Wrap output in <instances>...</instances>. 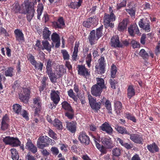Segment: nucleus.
Here are the masks:
<instances>
[{
  "mask_svg": "<svg viewBox=\"0 0 160 160\" xmlns=\"http://www.w3.org/2000/svg\"><path fill=\"white\" fill-rule=\"evenodd\" d=\"M52 124L58 130H62V122L58 119L55 118Z\"/></svg>",
  "mask_w": 160,
  "mask_h": 160,
  "instance_id": "33",
  "label": "nucleus"
},
{
  "mask_svg": "<svg viewBox=\"0 0 160 160\" xmlns=\"http://www.w3.org/2000/svg\"><path fill=\"white\" fill-rule=\"evenodd\" d=\"M130 139L132 142L136 143L142 144L143 143V139L142 135L136 133H130Z\"/></svg>",
  "mask_w": 160,
  "mask_h": 160,
  "instance_id": "11",
  "label": "nucleus"
},
{
  "mask_svg": "<svg viewBox=\"0 0 160 160\" xmlns=\"http://www.w3.org/2000/svg\"><path fill=\"white\" fill-rule=\"evenodd\" d=\"M128 31L130 36L134 37L135 34H140L138 28L136 24L131 25L128 28Z\"/></svg>",
  "mask_w": 160,
  "mask_h": 160,
  "instance_id": "22",
  "label": "nucleus"
},
{
  "mask_svg": "<svg viewBox=\"0 0 160 160\" xmlns=\"http://www.w3.org/2000/svg\"><path fill=\"white\" fill-rule=\"evenodd\" d=\"M36 69H38L40 71H42L43 67V64L41 62H37L33 65Z\"/></svg>",
  "mask_w": 160,
  "mask_h": 160,
  "instance_id": "54",
  "label": "nucleus"
},
{
  "mask_svg": "<svg viewBox=\"0 0 160 160\" xmlns=\"http://www.w3.org/2000/svg\"><path fill=\"white\" fill-rule=\"evenodd\" d=\"M13 68L12 67H8L4 71V75L6 77H12L13 76Z\"/></svg>",
  "mask_w": 160,
  "mask_h": 160,
  "instance_id": "46",
  "label": "nucleus"
},
{
  "mask_svg": "<svg viewBox=\"0 0 160 160\" xmlns=\"http://www.w3.org/2000/svg\"><path fill=\"white\" fill-rule=\"evenodd\" d=\"M102 143L106 149H111L114 146L111 139L109 138H104L101 139Z\"/></svg>",
  "mask_w": 160,
  "mask_h": 160,
  "instance_id": "17",
  "label": "nucleus"
},
{
  "mask_svg": "<svg viewBox=\"0 0 160 160\" xmlns=\"http://www.w3.org/2000/svg\"><path fill=\"white\" fill-rule=\"evenodd\" d=\"M46 72L48 75V77L52 82H54L56 80V76L55 73H53L52 70L46 71Z\"/></svg>",
  "mask_w": 160,
  "mask_h": 160,
  "instance_id": "35",
  "label": "nucleus"
},
{
  "mask_svg": "<svg viewBox=\"0 0 160 160\" xmlns=\"http://www.w3.org/2000/svg\"><path fill=\"white\" fill-rule=\"evenodd\" d=\"M124 114L125 117L128 120H130L134 123L137 122V119L132 114L128 112L124 113Z\"/></svg>",
  "mask_w": 160,
  "mask_h": 160,
  "instance_id": "40",
  "label": "nucleus"
},
{
  "mask_svg": "<svg viewBox=\"0 0 160 160\" xmlns=\"http://www.w3.org/2000/svg\"><path fill=\"white\" fill-rule=\"evenodd\" d=\"M51 39L53 42H56L60 40L59 35L56 32L52 34L51 35Z\"/></svg>",
  "mask_w": 160,
  "mask_h": 160,
  "instance_id": "57",
  "label": "nucleus"
},
{
  "mask_svg": "<svg viewBox=\"0 0 160 160\" xmlns=\"http://www.w3.org/2000/svg\"><path fill=\"white\" fill-rule=\"evenodd\" d=\"M37 0H32L30 1L29 0H25L22 4V13L26 14L27 12H35V5L37 4Z\"/></svg>",
  "mask_w": 160,
  "mask_h": 160,
  "instance_id": "2",
  "label": "nucleus"
},
{
  "mask_svg": "<svg viewBox=\"0 0 160 160\" xmlns=\"http://www.w3.org/2000/svg\"><path fill=\"white\" fill-rule=\"evenodd\" d=\"M105 67L97 64L95 66V71L99 74H103L105 72Z\"/></svg>",
  "mask_w": 160,
  "mask_h": 160,
  "instance_id": "38",
  "label": "nucleus"
},
{
  "mask_svg": "<svg viewBox=\"0 0 160 160\" xmlns=\"http://www.w3.org/2000/svg\"><path fill=\"white\" fill-rule=\"evenodd\" d=\"M9 126V122L8 118L4 117L1 122V129L3 131L7 129Z\"/></svg>",
  "mask_w": 160,
  "mask_h": 160,
  "instance_id": "26",
  "label": "nucleus"
},
{
  "mask_svg": "<svg viewBox=\"0 0 160 160\" xmlns=\"http://www.w3.org/2000/svg\"><path fill=\"white\" fill-rule=\"evenodd\" d=\"M52 139L47 136L40 137L37 142V146L40 149H42L45 147L48 146Z\"/></svg>",
  "mask_w": 160,
  "mask_h": 160,
  "instance_id": "4",
  "label": "nucleus"
},
{
  "mask_svg": "<svg viewBox=\"0 0 160 160\" xmlns=\"http://www.w3.org/2000/svg\"><path fill=\"white\" fill-rule=\"evenodd\" d=\"M53 27L55 28L62 29L65 25L63 18L62 17H60L57 21L52 22Z\"/></svg>",
  "mask_w": 160,
  "mask_h": 160,
  "instance_id": "18",
  "label": "nucleus"
},
{
  "mask_svg": "<svg viewBox=\"0 0 160 160\" xmlns=\"http://www.w3.org/2000/svg\"><path fill=\"white\" fill-rule=\"evenodd\" d=\"M117 143L119 144L121 146L127 149H131L133 147V144L130 142L129 143L125 142L124 139H121L117 137L116 139Z\"/></svg>",
  "mask_w": 160,
  "mask_h": 160,
  "instance_id": "15",
  "label": "nucleus"
},
{
  "mask_svg": "<svg viewBox=\"0 0 160 160\" xmlns=\"http://www.w3.org/2000/svg\"><path fill=\"white\" fill-rule=\"evenodd\" d=\"M115 129L117 132L121 134H126L129 135L130 133L126 129V128L123 127L117 126L116 127Z\"/></svg>",
  "mask_w": 160,
  "mask_h": 160,
  "instance_id": "34",
  "label": "nucleus"
},
{
  "mask_svg": "<svg viewBox=\"0 0 160 160\" xmlns=\"http://www.w3.org/2000/svg\"><path fill=\"white\" fill-rule=\"evenodd\" d=\"M16 41L19 42H22L25 41L24 35L22 30L19 29H16L14 32Z\"/></svg>",
  "mask_w": 160,
  "mask_h": 160,
  "instance_id": "16",
  "label": "nucleus"
},
{
  "mask_svg": "<svg viewBox=\"0 0 160 160\" xmlns=\"http://www.w3.org/2000/svg\"><path fill=\"white\" fill-rule=\"evenodd\" d=\"M122 149L116 147L113 148L112 150V153L113 157H118L121 153Z\"/></svg>",
  "mask_w": 160,
  "mask_h": 160,
  "instance_id": "41",
  "label": "nucleus"
},
{
  "mask_svg": "<svg viewBox=\"0 0 160 160\" xmlns=\"http://www.w3.org/2000/svg\"><path fill=\"white\" fill-rule=\"evenodd\" d=\"M68 96L72 98L74 101L76 102L77 100L78 99L77 98L76 96V95H75V93H74L73 90L72 89H70L68 92Z\"/></svg>",
  "mask_w": 160,
  "mask_h": 160,
  "instance_id": "51",
  "label": "nucleus"
},
{
  "mask_svg": "<svg viewBox=\"0 0 160 160\" xmlns=\"http://www.w3.org/2000/svg\"><path fill=\"white\" fill-rule=\"evenodd\" d=\"M79 46V43L77 42H75L74 51L72 52V60L73 61H76L77 60L78 53V48Z\"/></svg>",
  "mask_w": 160,
  "mask_h": 160,
  "instance_id": "28",
  "label": "nucleus"
},
{
  "mask_svg": "<svg viewBox=\"0 0 160 160\" xmlns=\"http://www.w3.org/2000/svg\"><path fill=\"white\" fill-rule=\"evenodd\" d=\"M25 148L33 153H35L37 152V147L32 143L30 139L28 140L26 144Z\"/></svg>",
  "mask_w": 160,
  "mask_h": 160,
  "instance_id": "23",
  "label": "nucleus"
},
{
  "mask_svg": "<svg viewBox=\"0 0 160 160\" xmlns=\"http://www.w3.org/2000/svg\"><path fill=\"white\" fill-rule=\"evenodd\" d=\"M62 108L64 110L69 112H72L73 109L71 106L70 104L67 101H64L61 103Z\"/></svg>",
  "mask_w": 160,
  "mask_h": 160,
  "instance_id": "32",
  "label": "nucleus"
},
{
  "mask_svg": "<svg viewBox=\"0 0 160 160\" xmlns=\"http://www.w3.org/2000/svg\"><path fill=\"white\" fill-rule=\"evenodd\" d=\"M77 68L78 75L85 78L90 75V71H89V70L85 67V65H78Z\"/></svg>",
  "mask_w": 160,
  "mask_h": 160,
  "instance_id": "9",
  "label": "nucleus"
},
{
  "mask_svg": "<svg viewBox=\"0 0 160 160\" xmlns=\"http://www.w3.org/2000/svg\"><path fill=\"white\" fill-rule=\"evenodd\" d=\"M98 23V21L95 16L88 18L82 23L83 26L85 28H90L92 26H96Z\"/></svg>",
  "mask_w": 160,
  "mask_h": 160,
  "instance_id": "6",
  "label": "nucleus"
},
{
  "mask_svg": "<svg viewBox=\"0 0 160 160\" xmlns=\"http://www.w3.org/2000/svg\"><path fill=\"white\" fill-rule=\"evenodd\" d=\"M89 102L91 108L94 110L95 112H98V111L101 108V102H96V98H94L90 94H88Z\"/></svg>",
  "mask_w": 160,
  "mask_h": 160,
  "instance_id": "5",
  "label": "nucleus"
},
{
  "mask_svg": "<svg viewBox=\"0 0 160 160\" xmlns=\"http://www.w3.org/2000/svg\"><path fill=\"white\" fill-rule=\"evenodd\" d=\"M22 91V92L19 94V98L23 102H26L28 101L30 98V89L29 88H23Z\"/></svg>",
  "mask_w": 160,
  "mask_h": 160,
  "instance_id": "7",
  "label": "nucleus"
},
{
  "mask_svg": "<svg viewBox=\"0 0 160 160\" xmlns=\"http://www.w3.org/2000/svg\"><path fill=\"white\" fill-rule=\"evenodd\" d=\"M59 92L58 91L52 90L50 93L51 99L54 103L57 104L60 100Z\"/></svg>",
  "mask_w": 160,
  "mask_h": 160,
  "instance_id": "19",
  "label": "nucleus"
},
{
  "mask_svg": "<svg viewBox=\"0 0 160 160\" xmlns=\"http://www.w3.org/2000/svg\"><path fill=\"white\" fill-rule=\"evenodd\" d=\"M33 103L36 106H41L42 103L40 98L37 97L33 98Z\"/></svg>",
  "mask_w": 160,
  "mask_h": 160,
  "instance_id": "61",
  "label": "nucleus"
},
{
  "mask_svg": "<svg viewBox=\"0 0 160 160\" xmlns=\"http://www.w3.org/2000/svg\"><path fill=\"white\" fill-rule=\"evenodd\" d=\"M12 137L10 136H6L3 138L2 140L5 145H10Z\"/></svg>",
  "mask_w": 160,
  "mask_h": 160,
  "instance_id": "58",
  "label": "nucleus"
},
{
  "mask_svg": "<svg viewBox=\"0 0 160 160\" xmlns=\"http://www.w3.org/2000/svg\"><path fill=\"white\" fill-rule=\"evenodd\" d=\"M139 54L143 59L145 60L148 59L149 57L148 53L144 49H142L140 51Z\"/></svg>",
  "mask_w": 160,
  "mask_h": 160,
  "instance_id": "49",
  "label": "nucleus"
},
{
  "mask_svg": "<svg viewBox=\"0 0 160 160\" xmlns=\"http://www.w3.org/2000/svg\"><path fill=\"white\" fill-rule=\"evenodd\" d=\"M44 9V5L42 3H39L37 6V18L39 19L40 18V16L42 14Z\"/></svg>",
  "mask_w": 160,
  "mask_h": 160,
  "instance_id": "36",
  "label": "nucleus"
},
{
  "mask_svg": "<svg viewBox=\"0 0 160 160\" xmlns=\"http://www.w3.org/2000/svg\"><path fill=\"white\" fill-rule=\"evenodd\" d=\"M33 48L34 49L38 51H41L42 50V44H41L40 41L39 40H37L36 42L35 45L33 46Z\"/></svg>",
  "mask_w": 160,
  "mask_h": 160,
  "instance_id": "45",
  "label": "nucleus"
},
{
  "mask_svg": "<svg viewBox=\"0 0 160 160\" xmlns=\"http://www.w3.org/2000/svg\"><path fill=\"white\" fill-rule=\"evenodd\" d=\"M98 63L97 64L106 66V61L104 56H102L98 61Z\"/></svg>",
  "mask_w": 160,
  "mask_h": 160,
  "instance_id": "60",
  "label": "nucleus"
},
{
  "mask_svg": "<svg viewBox=\"0 0 160 160\" xmlns=\"http://www.w3.org/2000/svg\"><path fill=\"white\" fill-rule=\"evenodd\" d=\"M127 97L129 99L135 96V90L134 86L132 85H129L127 90Z\"/></svg>",
  "mask_w": 160,
  "mask_h": 160,
  "instance_id": "27",
  "label": "nucleus"
},
{
  "mask_svg": "<svg viewBox=\"0 0 160 160\" xmlns=\"http://www.w3.org/2000/svg\"><path fill=\"white\" fill-rule=\"evenodd\" d=\"M103 26L102 25L96 29L91 30L88 35V39L90 45H92L102 36Z\"/></svg>",
  "mask_w": 160,
  "mask_h": 160,
  "instance_id": "1",
  "label": "nucleus"
},
{
  "mask_svg": "<svg viewBox=\"0 0 160 160\" xmlns=\"http://www.w3.org/2000/svg\"><path fill=\"white\" fill-rule=\"evenodd\" d=\"M115 110L117 114H120L122 111V104L119 101H115L114 102Z\"/></svg>",
  "mask_w": 160,
  "mask_h": 160,
  "instance_id": "31",
  "label": "nucleus"
},
{
  "mask_svg": "<svg viewBox=\"0 0 160 160\" xmlns=\"http://www.w3.org/2000/svg\"><path fill=\"white\" fill-rule=\"evenodd\" d=\"M126 2L123 0L122 2L120 3L117 4L116 8L117 10H119L122 8L126 6Z\"/></svg>",
  "mask_w": 160,
  "mask_h": 160,
  "instance_id": "64",
  "label": "nucleus"
},
{
  "mask_svg": "<svg viewBox=\"0 0 160 160\" xmlns=\"http://www.w3.org/2000/svg\"><path fill=\"white\" fill-rule=\"evenodd\" d=\"M52 60L50 59H48L46 64V71L52 70Z\"/></svg>",
  "mask_w": 160,
  "mask_h": 160,
  "instance_id": "53",
  "label": "nucleus"
},
{
  "mask_svg": "<svg viewBox=\"0 0 160 160\" xmlns=\"http://www.w3.org/2000/svg\"><path fill=\"white\" fill-rule=\"evenodd\" d=\"M11 157L13 160H18L19 156L18 152L15 148L11 149Z\"/></svg>",
  "mask_w": 160,
  "mask_h": 160,
  "instance_id": "44",
  "label": "nucleus"
},
{
  "mask_svg": "<svg viewBox=\"0 0 160 160\" xmlns=\"http://www.w3.org/2000/svg\"><path fill=\"white\" fill-rule=\"evenodd\" d=\"M117 72V67L115 65L113 64L111 66V78H115Z\"/></svg>",
  "mask_w": 160,
  "mask_h": 160,
  "instance_id": "48",
  "label": "nucleus"
},
{
  "mask_svg": "<svg viewBox=\"0 0 160 160\" xmlns=\"http://www.w3.org/2000/svg\"><path fill=\"white\" fill-rule=\"evenodd\" d=\"M12 109L15 113L19 114L22 109V106L18 104H14L12 106Z\"/></svg>",
  "mask_w": 160,
  "mask_h": 160,
  "instance_id": "39",
  "label": "nucleus"
},
{
  "mask_svg": "<svg viewBox=\"0 0 160 160\" xmlns=\"http://www.w3.org/2000/svg\"><path fill=\"white\" fill-rule=\"evenodd\" d=\"M21 144V142L18 138L12 137L10 145L16 147L20 146Z\"/></svg>",
  "mask_w": 160,
  "mask_h": 160,
  "instance_id": "42",
  "label": "nucleus"
},
{
  "mask_svg": "<svg viewBox=\"0 0 160 160\" xmlns=\"http://www.w3.org/2000/svg\"><path fill=\"white\" fill-rule=\"evenodd\" d=\"M125 10L128 13L131 17H134L135 15L136 11L134 8H132L130 9L126 8L125 9Z\"/></svg>",
  "mask_w": 160,
  "mask_h": 160,
  "instance_id": "59",
  "label": "nucleus"
},
{
  "mask_svg": "<svg viewBox=\"0 0 160 160\" xmlns=\"http://www.w3.org/2000/svg\"><path fill=\"white\" fill-rule=\"evenodd\" d=\"M35 12H31L27 13L26 18L28 22H30L31 21L34 16Z\"/></svg>",
  "mask_w": 160,
  "mask_h": 160,
  "instance_id": "56",
  "label": "nucleus"
},
{
  "mask_svg": "<svg viewBox=\"0 0 160 160\" xmlns=\"http://www.w3.org/2000/svg\"><path fill=\"white\" fill-rule=\"evenodd\" d=\"M67 129L72 133H74L76 131L77 123L75 121L66 122Z\"/></svg>",
  "mask_w": 160,
  "mask_h": 160,
  "instance_id": "21",
  "label": "nucleus"
},
{
  "mask_svg": "<svg viewBox=\"0 0 160 160\" xmlns=\"http://www.w3.org/2000/svg\"><path fill=\"white\" fill-rule=\"evenodd\" d=\"M63 58L64 60L67 61L70 59V55L66 49H62L61 51Z\"/></svg>",
  "mask_w": 160,
  "mask_h": 160,
  "instance_id": "47",
  "label": "nucleus"
},
{
  "mask_svg": "<svg viewBox=\"0 0 160 160\" xmlns=\"http://www.w3.org/2000/svg\"><path fill=\"white\" fill-rule=\"evenodd\" d=\"M116 18V16L114 13L108 14L105 13L103 17V23L105 28H113L114 27V24L112 22L114 21Z\"/></svg>",
  "mask_w": 160,
  "mask_h": 160,
  "instance_id": "3",
  "label": "nucleus"
},
{
  "mask_svg": "<svg viewBox=\"0 0 160 160\" xmlns=\"http://www.w3.org/2000/svg\"><path fill=\"white\" fill-rule=\"evenodd\" d=\"M105 107L109 113H112V109L111 102L108 100H107L105 103Z\"/></svg>",
  "mask_w": 160,
  "mask_h": 160,
  "instance_id": "50",
  "label": "nucleus"
},
{
  "mask_svg": "<svg viewBox=\"0 0 160 160\" xmlns=\"http://www.w3.org/2000/svg\"><path fill=\"white\" fill-rule=\"evenodd\" d=\"M130 44L132 45V46L133 48L140 47V44L139 42L135 40H132L130 42Z\"/></svg>",
  "mask_w": 160,
  "mask_h": 160,
  "instance_id": "62",
  "label": "nucleus"
},
{
  "mask_svg": "<svg viewBox=\"0 0 160 160\" xmlns=\"http://www.w3.org/2000/svg\"><path fill=\"white\" fill-rule=\"evenodd\" d=\"M78 139L81 143L85 145H88L91 142L89 137L85 132H80Z\"/></svg>",
  "mask_w": 160,
  "mask_h": 160,
  "instance_id": "8",
  "label": "nucleus"
},
{
  "mask_svg": "<svg viewBox=\"0 0 160 160\" xmlns=\"http://www.w3.org/2000/svg\"><path fill=\"white\" fill-rule=\"evenodd\" d=\"M109 83L110 84L111 88L112 89H116V85L118 83V82L117 80L113 79H110L109 80Z\"/></svg>",
  "mask_w": 160,
  "mask_h": 160,
  "instance_id": "52",
  "label": "nucleus"
},
{
  "mask_svg": "<svg viewBox=\"0 0 160 160\" xmlns=\"http://www.w3.org/2000/svg\"><path fill=\"white\" fill-rule=\"evenodd\" d=\"M48 134L49 137L54 139L57 138V134L52 129L49 128L48 132Z\"/></svg>",
  "mask_w": 160,
  "mask_h": 160,
  "instance_id": "63",
  "label": "nucleus"
},
{
  "mask_svg": "<svg viewBox=\"0 0 160 160\" xmlns=\"http://www.w3.org/2000/svg\"><path fill=\"white\" fill-rule=\"evenodd\" d=\"M45 40L42 41V50H46L48 52L51 51L52 46L47 40Z\"/></svg>",
  "mask_w": 160,
  "mask_h": 160,
  "instance_id": "29",
  "label": "nucleus"
},
{
  "mask_svg": "<svg viewBox=\"0 0 160 160\" xmlns=\"http://www.w3.org/2000/svg\"><path fill=\"white\" fill-rule=\"evenodd\" d=\"M51 34V32L49 31V28L47 27H45L42 31L43 38L45 40H50V36Z\"/></svg>",
  "mask_w": 160,
  "mask_h": 160,
  "instance_id": "30",
  "label": "nucleus"
},
{
  "mask_svg": "<svg viewBox=\"0 0 160 160\" xmlns=\"http://www.w3.org/2000/svg\"><path fill=\"white\" fill-rule=\"evenodd\" d=\"M128 22V20L127 18L123 19L119 22L117 28L118 30L120 32H123L127 28Z\"/></svg>",
  "mask_w": 160,
  "mask_h": 160,
  "instance_id": "24",
  "label": "nucleus"
},
{
  "mask_svg": "<svg viewBox=\"0 0 160 160\" xmlns=\"http://www.w3.org/2000/svg\"><path fill=\"white\" fill-rule=\"evenodd\" d=\"M99 129L109 135L112 134L113 131V129L111 125L108 122H105L102 124L99 127Z\"/></svg>",
  "mask_w": 160,
  "mask_h": 160,
  "instance_id": "13",
  "label": "nucleus"
},
{
  "mask_svg": "<svg viewBox=\"0 0 160 160\" xmlns=\"http://www.w3.org/2000/svg\"><path fill=\"white\" fill-rule=\"evenodd\" d=\"M147 147L148 150L151 153L158 152L159 150V147L155 142L148 145Z\"/></svg>",
  "mask_w": 160,
  "mask_h": 160,
  "instance_id": "25",
  "label": "nucleus"
},
{
  "mask_svg": "<svg viewBox=\"0 0 160 160\" xmlns=\"http://www.w3.org/2000/svg\"><path fill=\"white\" fill-rule=\"evenodd\" d=\"M96 80L97 83L95 85H97L102 89L106 88V87L104 83V80L103 78H97Z\"/></svg>",
  "mask_w": 160,
  "mask_h": 160,
  "instance_id": "37",
  "label": "nucleus"
},
{
  "mask_svg": "<svg viewBox=\"0 0 160 160\" xmlns=\"http://www.w3.org/2000/svg\"><path fill=\"white\" fill-rule=\"evenodd\" d=\"M12 10L15 13H20L21 8L19 3L18 2L14 3L12 6Z\"/></svg>",
  "mask_w": 160,
  "mask_h": 160,
  "instance_id": "43",
  "label": "nucleus"
},
{
  "mask_svg": "<svg viewBox=\"0 0 160 160\" xmlns=\"http://www.w3.org/2000/svg\"><path fill=\"white\" fill-rule=\"evenodd\" d=\"M102 89L98 86L94 85L91 88V92L92 95L95 97H99L101 96Z\"/></svg>",
  "mask_w": 160,
  "mask_h": 160,
  "instance_id": "20",
  "label": "nucleus"
},
{
  "mask_svg": "<svg viewBox=\"0 0 160 160\" xmlns=\"http://www.w3.org/2000/svg\"><path fill=\"white\" fill-rule=\"evenodd\" d=\"M94 142L95 143V145L97 148L100 151L102 154H106L107 151L106 148L103 145H101L99 144L100 138H96L95 136H92Z\"/></svg>",
  "mask_w": 160,
  "mask_h": 160,
  "instance_id": "14",
  "label": "nucleus"
},
{
  "mask_svg": "<svg viewBox=\"0 0 160 160\" xmlns=\"http://www.w3.org/2000/svg\"><path fill=\"white\" fill-rule=\"evenodd\" d=\"M86 63L89 68H90L91 66V62L92 60V57L91 53L88 54L86 58Z\"/></svg>",
  "mask_w": 160,
  "mask_h": 160,
  "instance_id": "55",
  "label": "nucleus"
},
{
  "mask_svg": "<svg viewBox=\"0 0 160 160\" xmlns=\"http://www.w3.org/2000/svg\"><path fill=\"white\" fill-rule=\"evenodd\" d=\"M110 45L112 47L115 48H123L122 44L119 40V37L116 35L112 37L110 40Z\"/></svg>",
  "mask_w": 160,
  "mask_h": 160,
  "instance_id": "12",
  "label": "nucleus"
},
{
  "mask_svg": "<svg viewBox=\"0 0 160 160\" xmlns=\"http://www.w3.org/2000/svg\"><path fill=\"white\" fill-rule=\"evenodd\" d=\"M150 22L147 19H142L138 22V25L140 28H143L146 32L150 31Z\"/></svg>",
  "mask_w": 160,
  "mask_h": 160,
  "instance_id": "10",
  "label": "nucleus"
}]
</instances>
